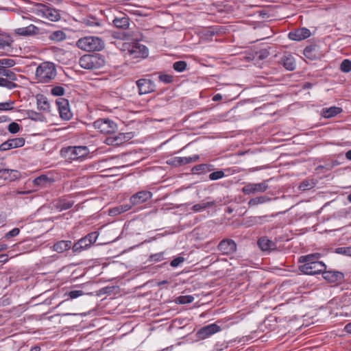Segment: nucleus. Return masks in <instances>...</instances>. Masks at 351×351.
Returning a JSON list of instances; mask_svg holds the SVG:
<instances>
[{
    "mask_svg": "<svg viewBox=\"0 0 351 351\" xmlns=\"http://www.w3.org/2000/svg\"><path fill=\"white\" fill-rule=\"evenodd\" d=\"M320 255L319 254H311L306 256H302L299 258V263H302L299 266L300 271L306 275H315L323 274L326 269V265L318 259Z\"/></svg>",
    "mask_w": 351,
    "mask_h": 351,
    "instance_id": "f257e3e1",
    "label": "nucleus"
},
{
    "mask_svg": "<svg viewBox=\"0 0 351 351\" xmlns=\"http://www.w3.org/2000/svg\"><path fill=\"white\" fill-rule=\"evenodd\" d=\"M107 30L104 14L101 10L89 13V34H103Z\"/></svg>",
    "mask_w": 351,
    "mask_h": 351,
    "instance_id": "f03ea898",
    "label": "nucleus"
},
{
    "mask_svg": "<svg viewBox=\"0 0 351 351\" xmlns=\"http://www.w3.org/2000/svg\"><path fill=\"white\" fill-rule=\"evenodd\" d=\"M38 82L48 83L56 76V69L54 64L45 62L38 66L35 72Z\"/></svg>",
    "mask_w": 351,
    "mask_h": 351,
    "instance_id": "7ed1b4c3",
    "label": "nucleus"
},
{
    "mask_svg": "<svg viewBox=\"0 0 351 351\" xmlns=\"http://www.w3.org/2000/svg\"><path fill=\"white\" fill-rule=\"evenodd\" d=\"M121 50L127 51L125 54L131 59H143L149 54L147 47L139 43H123Z\"/></svg>",
    "mask_w": 351,
    "mask_h": 351,
    "instance_id": "20e7f679",
    "label": "nucleus"
},
{
    "mask_svg": "<svg viewBox=\"0 0 351 351\" xmlns=\"http://www.w3.org/2000/svg\"><path fill=\"white\" fill-rule=\"evenodd\" d=\"M61 154L69 160H77L88 155V148L86 146L68 147L62 149Z\"/></svg>",
    "mask_w": 351,
    "mask_h": 351,
    "instance_id": "39448f33",
    "label": "nucleus"
},
{
    "mask_svg": "<svg viewBox=\"0 0 351 351\" xmlns=\"http://www.w3.org/2000/svg\"><path fill=\"white\" fill-rule=\"evenodd\" d=\"M269 180H263L259 183L247 182L241 189L242 193L245 195H254L265 192L268 188Z\"/></svg>",
    "mask_w": 351,
    "mask_h": 351,
    "instance_id": "423d86ee",
    "label": "nucleus"
},
{
    "mask_svg": "<svg viewBox=\"0 0 351 351\" xmlns=\"http://www.w3.org/2000/svg\"><path fill=\"white\" fill-rule=\"evenodd\" d=\"M93 127L102 134H112L117 129V124L109 119H100L93 123Z\"/></svg>",
    "mask_w": 351,
    "mask_h": 351,
    "instance_id": "0eeeda50",
    "label": "nucleus"
},
{
    "mask_svg": "<svg viewBox=\"0 0 351 351\" xmlns=\"http://www.w3.org/2000/svg\"><path fill=\"white\" fill-rule=\"evenodd\" d=\"M322 276L328 283L337 286L341 284L344 280L343 273L336 270H324Z\"/></svg>",
    "mask_w": 351,
    "mask_h": 351,
    "instance_id": "6e6552de",
    "label": "nucleus"
},
{
    "mask_svg": "<svg viewBox=\"0 0 351 351\" xmlns=\"http://www.w3.org/2000/svg\"><path fill=\"white\" fill-rule=\"evenodd\" d=\"M112 25L117 29L125 30L130 29V19L128 14L119 12L114 15L112 21Z\"/></svg>",
    "mask_w": 351,
    "mask_h": 351,
    "instance_id": "1a4fd4ad",
    "label": "nucleus"
},
{
    "mask_svg": "<svg viewBox=\"0 0 351 351\" xmlns=\"http://www.w3.org/2000/svg\"><path fill=\"white\" fill-rule=\"evenodd\" d=\"M105 58L100 53H89V78H90L91 70L101 69L105 66Z\"/></svg>",
    "mask_w": 351,
    "mask_h": 351,
    "instance_id": "9d476101",
    "label": "nucleus"
},
{
    "mask_svg": "<svg viewBox=\"0 0 351 351\" xmlns=\"http://www.w3.org/2000/svg\"><path fill=\"white\" fill-rule=\"evenodd\" d=\"M60 116L62 119L69 120L72 117V113L69 108V104L67 99L64 98H58L56 101Z\"/></svg>",
    "mask_w": 351,
    "mask_h": 351,
    "instance_id": "9b49d317",
    "label": "nucleus"
},
{
    "mask_svg": "<svg viewBox=\"0 0 351 351\" xmlns=\"http://www.w3.org/2000/svg\"><path fill=\"white\" fill-rule=\"evenodd\" d=\"M217 249L222 254L230 255L236 252L237 244L234 240L226 239L219 242Z\"/></svg>",
    "mask_w": 351,
    "mask_h": 351,
    "instance_id": "f8f14e48",
    "label": "nucleus"
},
{
    "mask_svg": "<svg viewBox=\"0 0 351 351\" xmlns=\"http://www.w3.org/2000/svg\"><path fill=\"white\" fill-rule=\"evenodd\" d=\"M153 196V194L149 191H141L134 195L130 198L131 206L139 205L149 200Z\"/></svg>",
    "mask_w": 351,
    "mask_h": 351,
    "instance_id": "ddd939ff",
    "label": "nucleus"
},
{
    "mask_svg": "<svg viewBox=\"0 0 351 351\" xmlns=\"http://www.w3.org/2000/svg\"><path fill=\"white\" fill-rule=\"evenodd\" d=\"M38 14L51 21H58L60 19L59 13L55 9L48 8L43 5L38 6Z\"/></svg>",
    "mask_w": 351,
    "mask_h": 351,
    "instance_id": "4468645a",
    "label": "nucleus"
},
{
    "mask_svg": "<svg viewBox=\"0 0 351 351\" xmlns=\"http://www.w3.org/2000/svg\"><path fill=\"white\" fill-rule=\"evenodd\" d=\"M136 84L139 95H145L154 91L155 84L149 79H139L136 82Z\"/></svg>",
    "mask_w": 351,
    "mask_h": 351,
    "instance_id": "2eb2a0df",
    "label": "nucleus"
},
{
    "mask_svg": "<svg viewBox=\"0 0 351 351\" xmlns=\"http://www.w3.org/2000/svg\"><path fill=\"white\" fill-rule=\"evenodd\" d=\"M311 34V31L308 29L302 27L290 32L288 37L292 40L300 41L310 37Z\"/></svg>",
    "mask_w": 351,
    "mask_h": 351,
    "instance_id": "dca6fc26",
    "label": "nucleus"
},
{
    "mask_svg": "<svg viewBox=\"0 0 351 351\" xmlns=\"http://www.w3.org/2000/svg\"><path fill=\"white\" fill-rule=\"evenodd\" d=\"M219 330L220 327L218 325L215 324H211L200 328L197 332V335L200 338L205 339L219 332Z\"/></svg>",
    "mask_w": 351,
    "mask_h": 351,
    "instance_id": "f3484780",
    "label": "nucleus"
},
{
    "mask_svg": "<svg viewBox=\"0 0 351 351\" xmlns=\"http://www.w3.org/2000/svg\"><path fill=\"white\" fill-rule=\"evenodd\" d=\"M276 216V215H265L263 216H253L249 217L247 221L248 226H257V225H263L265 223L269 222L271 221V219Z\"/></svg>",
    "mask_w": 351,
    "mask_h": 351,
    "instance_id": "a211bd4d",
    "label": "nucleus"
},
{
    "mask_svg": "<svg viewBox=\"0 0 351 351\" xmlns=\"http://www.w3.org/2000/svg\"><path fill=\"white\" fill-rule=\"evenodd\" d=\"M199 159V156L195 154L188 157H175L172 159L171 164L174 166H182L193 162H196Z\"/></svg>",
    "mask_w": 351,
    "mask_h": 351,
    "instance_id": "6ab92c4d",
    "label": "nucleus"
},
{
    "mask_svg": "<svg viewBox=\"0 0 351 351\" xmlns=\"http://www.w3.org/2000/svg\"><path fill=\"white\" fill-rule=\"evenodd\" d=\"M104 48V42L97 36H89V51H101Z\"/></svg>",
    "mask_w": 351,
    "mask_h": 351,
    "instance_id": "aec40b11",
    "label": "nucleus"
},
{
    "mask_svg": "<svg viewBox=\"0 0 351 351\" xmlns=\"http://www.w3.org/2000/svg\"><path fill=\"white\" fill-rule=\"evenodd\" d=\"M54 182L53 178H49L46 175H41L33 180V184L41 188L48 187Z\"/></svg>",
    "mask_w": 351,
    "mask_h": 351,
    "instance_id": "412c9836",
    "label": "nucleus"
},
{
    "mask_svg": "<svg viewBox=\"0 0 351 351\" xmlns=\"http://www.w3.org/2000/svg\"><path fill=\"white\" fill-rule=\"evenodd\" d=\"M281 63L288 71H293L295 69V58L290 53H286L282 57Z\"/></svg>",
    "mask_w": 351,
    "mask_h": 351,
    "instance_id": "4be33fe9",
    "label": "nucleus"
},
{
    "mask_svg": "<svg viewBox=\"0 0 351 351\" xmlns=\"http://www.w3.org/2000/svg\"><path fill=\"white\" fill-rule=\"evenodd\" d=\"M271 198L267 195H261L257 196L254 198L250 199L248 202L247 205L250 207L256 206L258 205L264 204L268 202H270L271 201Z\"/></svg>",
    "mask_w": 351,
    "mask_h": 351,
    "instance_id": "5701e85b",
    "label": "nucleus"
},
{
    "mask_svg": "<svg viewBox=\"0 0 351 351\" xmlns=\"http://www.w3.org/2000/svg\"><path fill=\"white\" fill-rule=\"evenodd\" d=\"M258 245L263 251H267L272 250L275 247V243L265 237H261L258 240Z\"/></svg>",
    "mask_w": 351,
    "mask_h": 351,
    "instance_id": "b1692460",
    "label": "nucleus"
},
{
    "mask_svg": "<svg viewBox=\"0 0 351 351\" xmlns=\"http://www.w3.org/2000/svg\"><path fill=\"white\" fill-rule=\"evenodd\" d=\"M131 208L132 206L130 204H121L110 208L108 213L110 216L114 217L125 213Z\"/></svg>",
    "mask_w": 351,
    "mask_h": 351,
    "instance_id": "393cba45",
    "label": "nucleus"
},
{
    "mask_svg": "<svg viewBox=\"0 0 351 351\" xmlns=\"http://www.w3.org/2000/svg\"><path fill=\"white\" fill-rule=\"evenodd\" d=\"M342 112V109L339 107L332 106L330 108H324L322 110V115L323 117L328 119L333 117Z\"/></svg>",
    "mask_w": 351,
    "mask_h": 351,
    "instance_id": "a878e982",
    "label": "nucleus"
},
{
    "mask_svg": "<svg viewBox=\"0 0 351 351\" xmlns=\"http://www.w3.org/2000/svg\"><path fill=\"white\" fill-rule=\"evenodd\" d=\"M71 245L72 242L71 241H60L53 245V249L58 253H62L70 249Z\"/></svg>",
    "mask_w": 351,
    "mask_h": 351,
    "instance_id": "bb28decb",
    "label": "nucleus"
},
{
    "mask_svg": "<svg viewBox=\"0 0 351 351\" xmlns=\"http://www.w3.org/2000/svg\"><path fill=\"white\" fill-rule=\"evenodd\" d=\"M213 165L210 164H200L194 166L191 169V171L194 174H200L202 173L210 172L213 170Z\"/></svg>",
    "mask_w": 351,
    "mask_h": 351,
    "instance_id": "cd10ccee",
    "label": "nucleus"
},
{
    "mask_svg": "<svg viewBox=\"0 0 351 351\" xmlns=\"http://www.w3.org/2000/svg\"><path fill=\"white\" fill-rule=\"evenodd\" d=\"M18 176V171L12 169H3L0 170V178L14 180Z\"/></svg>",
    "mask_w": 351,
    "mask_h": 351,
    "instance_id": "c85d7f7f",
    "label": "nucleus"
},
{
    "mask_svg": "<svg viewBox=\"0 0 351 351\" xmlns=\"http://www.w3.org/2000/svg\"><path fill=\"white\" fill-rule=\"evenodd\" d=\"M229 174H232V172L230 169H224L223 170H218L214 172H212L209 174V179L210 180H217L219 179L223 178Z\"/></svg>",
    "mask_w": 351,
    "mask_h": 351,
    "instance_id": "c756f323",
    "label": "nucleus"
},
{
    "mask_svg": "<svg viewBox=\"0 0 351 351\" xmlns=\"http://www.w3.org/2000/svg\"><path fill=\"white\" fill-rule=\"evenodd\" d=\"M37 107L40 110L48 112L50 109V104L45 97L40 95L37 97Z\"/></svg>",
    "mask_w": 351,
    "mask_h": 351,
    "instance_id": "7c9ffc66",
    "label": "nucleus"
},
{
    "mask_svg": "<svg viewBox=\"0 0 351 351\" xmlns=\"http://www.w3.org/2000/svg\"><path fill=\"white\" fill-rule=\"evenodd\" d=\"M215 204L214 201L210 202H204L202 201L199 204H196L193 206L192 210L195 213L202 212L205 209L210 208L213 206Z\"/></svg>",
    "mask_w": 351,
    "mask_h": 351,
    "instance_id": "2f4dec72",
    "label": "nucleus"
},
{
    "mask_svg": "<svg viewBox=\"0 0 351 351\" xmlns=\"http://www.w3.org/2000/svg\"><path fill=\"white\" fill-rule=\"evenodd\" d=\"M304 55L310 60H315L317 58L316 47L315 45H309L304 48Z\"/></svg>",
    "mask_w": 351,
    "mask_h": 351,
    "instance_id": "473e14b6",
    "label": "nucleus"
},
{
    "mask_svg": "<svg viewBox=\"0 0 351 351\" xmlns=\"http://www.w3.org/2000/svg\"><path fill=\"white\" fill-rule=\"evenodd\" d=\"M38 32V28L34 25H30L26 27L19 29V33L21 35H33Z\"/></svg>",
    "mask_w": 351,
    "mask_h": 351,
    "instance_id": "72a5a7b5",
    "label": "nucleus"
},
{
    "mask_svg": "<svg viewBox=\"0 0 351 351\" xmlns=\"http://www.w3.org/2000/svg\"><path fill=\"white\" fill-rule=\"evenodd\" d=\"M73 204V203L71 201L60 199L56 203L55 206L58 210L62 211L71 208Z\"/></svg>",
    "mask_w": 351,
    "mask_h": 351,
    "instance_id": "f704fd0d",
    "label": "nucleus"
},
{
    "mask_svg": "<svg viewBox=\"0 0 351 351\" xmlns=\"http://www.w3.org/2000/svg\"><path fill=\"white\" fill-rule=\"evenodd\" d=\"M49 39L56 42L62 41L66 39L65 33L61 30L53 32L49 36Z\"/></svg>",
    "mask_w": 351,
    "mask_h": 351,
    "instance_id": "c9c22d12",
    "label": "nucleus"
},
{
    "mask_svg": "<svg viewBox=\"0 0 351 351\" xmlns=\"http://www.w3.org/2000/svg\"><path fill=\"white\" fill-rule=\"evenodd\" d=\"M108 144H112L114 145H118L122 144L125 141V134L123 133L119 134L117 136L114 137L113 138H108L107 139Z\"/></svg>",
    "mask_w": 351,
    "mask_h": 351,
    "instance_id": "e433bc0d",
    "label": "nucleus"
},
{
    "mask_svg": "<svg viewBox=\"0 0 351 351\" xmlns=\"http://www.w3.org/2000/svg\"><path fill=\"white\" fill-rule=\"evenodd\" d=\"M82 243H86V237L82 238L73 245V250L74 252L80 253L82 250H86L88 247V243H85L84 245H82Z\"/></svg>",
    "mask_w": 351,
    "mask_h": 351,
    "instance_id": "4c0bfd02",
    "label": "nucleus"
},
{
    "mask_svg": "<svg viewBox=\"0 0 351 351\" xmlns=\"http://www.w3.org/2000/svg\"><path fill=\"white\" fill-rule=\"evenodd\" d=\"M12 40L5 35L0 34V49H5L6 47H10Z\"/></svg>",
    "mask_w": 351,
    "mask_h": 351,
    "instance_id": "58836bf2",
    "label": "nucleus"
},
{
    "mask_svg": "<svg viewBox=\"0 0 351 351\" xmlns=\"http://www.w3.org/2000/svg\"><path fill=\"white\" fill-rule=\"evenodd\" d=\"M165 259V252H161L156 254H151L149 256L148 261L153 263H158Z\"/></svg>",
    "mask_w": 351,
    "mask_h": 351,
    "instance_id": "ea45409f",
    "label": "nucleus"
},
{
    "mask_svg": "<svg viewBox=\"0 0 351 351\" xmlns=\"http://www.w3.org/2000/svg\"><path fill=\"white\" fill-rule=\"evenodd\" d=\"M16 64V62L12 58H2L0 59V67L11 68Z\"/></svg>",
    "mask_w": 351,
    "mask_h": 351,
    "instance_id": "a19ab883",
    "label": "nucleus"
},
{
    "mask_svg": "<svg viewBox=\"0 0 351 351\" xmlns=\"http://www.w3.org/2000/svg\"><path fill=\"white\" fill-rule=\"evenodd\" d=\"M10 142L11 143V146H12L14 148H19L25 145V138L23 137H19V138H14L9 139Z\"/></svg>",
    "mask_w": 351,
    "mask_h": 351,
    "instance_id": "79ce46f5",
    "label": "nucleus"
},
{
    "mask_svg": "<svg viewBox=\"0 0 351 351\" xmlns=\"http://www.w3.org/2000/svg\"><path fill=\"white\" fill-rule=\"evenodd\" d=\"M187 64L185 61L180 60L173 63V68L178 72H182L186 68Z\"/></svg>",
    "mask_w": 351,
    "mask_h": 351,
    "instance_id": "37998d69",
    "label": "nucleus"
},
{
    "mask_svg": "<svg viewBox=\"0 0 351 351\" xmlns=\"http://www.w3.org/2000/svg\"><path fill=\"white\" fill-rule=\"evenodd\" d=\"M341 71L348 73L351 71V61L348 59L343 60L340 64Z\"/></svg>",
    "mask_w": 351,
    "mask_h": 351,
    "instance_id": "c03bdc74",
    "label": "nucleus"
},
{
    "mask_svg": "<svg viewBox=\"0 0 351 351\" xmlns=\"http://www.w3.org/2000/svg\"><path fill=\"white\" fill-rule=\"evenodd\" d=\"M335 253L351 256V246L337 247L335 249Z\"/></svg>",
    "mask_w": 351,
    "mask_h": 351,
    "instance_id": "a18cd8bd",
    "label": "nucleus"
},
{
    "mask_svg": "<svg viewBox=\"0 0 351 351\" xmlns=\"http://www.w3.org/2000/svg\"><path fill=\"white\" fill-rule=\"evenodd\" d=\"M314 185V182H313L311 180H304L302 182L300 183L299 189L301 191H306L313 188Z\"/></svg>",
    "mask_w": 351,
    "mask_h": 351,
    "instance_id": "49530a36",
    "label": "nucleus"
},
{
    "mask_svg": "<svg viewBox=\"0 0 351 351\" xmlns=\"http://www.w3.org/2000/svg\"><path fill=\"white\" fill-rule=\"evenodd\" d=\"M76 45L78 48L87 51L88 49V37L85 36L84 38H82L79 39L77 41Z\"/></svg>",
    "mask_w": 351,
    "mask_h": 351,
    "instance_id": "de8ad7c7",
    "label": "nucleus"
},
{
    "mask_svg": "<svg viewBox=\"0 0 351 351\" xmlns=\"http://www.w3.org/2000/svg\"><path fill=\"white\" fill-rule=\"evenodd\" d=\"M14 102L9 100L5 102L0 103V110H10L14 109Z\"/></svg>",
    "mask_w": 351,
    "mask_h": 351,
    "instance_id": "09e8293b",
    "label": "nucleus"
},
{
    "mask_svg": "<svg viewBox=\"0 0 351 351\" xmlns=\"http://www.w3.org/2000/svg\"><path fill=\"white\" fill-rule=\"evenodd\" d=\"M114 38L121 39V40H129L133 37V35L130 32H117L113 35Z\"/></svg>",
    "mask_w": 351,
    "mask_h": 351,
    "instance_id": "8fccbe9b",
    "label": "nucleus"
},
{
    "mask_svg": "<svg viewBox=\"0 0 351 351\" xmlns=\"http://www.w3.org/2000/svg\"><path fill=\"white\" fill-rule=\"evenodd\" d=\"M21 126L16 122H12L8 125V130L11 134H16L19 132Z\"/></svg>",
    "mask_w": 351,
    "mask_h": 351,
    "instance_id": "3c124183",
    "label": "nucleus"
},
{
    "mask_svg": "<svg viewBox=\"0 0 351 351\" xmlns=\"http://www.w3.org/2000/svg\"><path fill=\"white\" fill-rule=\"evenodd\" d=\"M64 88L62 86H55L51 88V93L55 96H62L64 94Z\"/></svg>",
    "mask_w": 351,
    "mask_h": 351,
    "instance_id": "603ef678",
    "label": "nucleus"
},
{
    "mask_svg": "<svg viewBox=\"0 0 351 351\" xmlns=\"http://www.w3.org/2000/svg\"><path fill=\"white\" fill-rule=\"evenodd\" d=\"M159 80L165 84H170L173 81V77L169 74H161L158 77Z\"/></svg>",
    "mask_w": 351,
    "mask_h": 351,
    "instance_id": "864d4df0",
    "label": "nucleus"
},
{
    "mask_svg": "<svg viewBox=\"0 0 351 351\" xmlns=\"http://www.w3.org/2000/svg\"><path fill=\"white\" fill-rule=\"evenodd\" d=\"M185 261V258L184 257H182V256H178L175 258H173L171 263H170V265L172 267H178L181 263H184Z\"/></svg>",
    "mask_w": 351,
    "mask_h": 351,
    "instance_id": "5fc2aeb1",
    "label": "nucleus"
},
{
    "mask_svg": "<svg viewBox=\"0 0 351 351\" xmlns=\"http://www.w3.org/2000/svg\"><path fill=\"white\" fill-rule=\"evenodd\" d=\"M178 302L180 304H189L191 303L194 298L191 295L180 296L178 298Z\"/></svg>",
    "mask_w": 351,
    "mask_h": 351,
    "instance_id": "6e6d98bb",
    "label": "nucleus"
},
{
    "mask_svg": "<svg viewBox=\"0 0 351 351\" xmlns=\"http://www.w3.org/2000/svg\"><path fill=\"white\" fill-rule=\"evenodd\" d=\"M19 232H20L19 228H13L12 230H11L10 231H9L8 232H7L5 234L4 238L10 239L11 237H16L19 234Z\"/></svg>",
    "mask_w": 351,
    "mask_h": 351,
    "instance_id": "4d7b16f0",
    "label": "nucleus"
},
{
    "mask_svg": "<svg viewBox=\"0 0 351 351\" xmlns=\"http://www.w3.org/2000/svg\"><path fill=\"white\" fill-rule=\"evenodd\" d=\"M79 64L82 68L88 69V55H84L80 58Z\"/></svg>",
    "mask_w": 351,
    "mask_h": 351,
    "instance_id": "13d9d810",
    "label": "nucleus"
},
{
    "mask_svg": "<svg viewBox=\"0 0 351 351\" xmlns=\"http://www.w3.org/2000/svg\"><path fill=\"white\" fill-rule=\"evenodd\" d=\"M11 143L10 142L9 139L4 143H1L0 145V151H7L9 149H14L12 146H11Z\"/></svg>",
    "mask_w": 351,
    "mask_h": 351,
    "instance_id": "bf43d9fd",
    "label": "nucleus"
},
{
    "mask_svg": "<svg viewBox=\"0 0 351 351\" xmlns=\"http://www.w3.org/2000/svg\"><path fill=\"white\" fill-rule=\"evenodd\" d=\"M4 76L6 77L5 79H8L11 81H15L17 79L16 74L13 71L9 70L8 69L6 71L5 75Z\"/></svg>",
    "mask_w": 351,
    "mask_h": 351,
    "instance_id": "052dcab7",
    "label": "nucleus"
},
{
    "mask_svg": "<svg viewBox=\"0 0 351 351\" xmlns=\"http://www.w3.org/2000/svg\"><path fill=\"white\" fill-rule=\"evenodd\" d=\"M98 236V232H93L89 233V245L96 242Z\"/></svg>",
    "mask_w": 351,
    "mask_h": 351,
    "instance_id": "680f3d73",
    "label": "nucleus"
},
{
    "mask_svg": "<svg viewBox=\"0 0 351 351\" xmlns=\"http://www.w3.org/2000/svg\"><path fill=\"white\" fill-rule=\"evenodd\" d=\"M83 295V292L80 290H74L69 293V296L71 299L77 298V297Z\"/></svg>",
    "mask_w": 351,
    "mask_h": 351,
    "instance_id": "e2e57ef3",
    "label": "nucleus"
},
{
    "mask_svg": "<svg viewBox=\"0 0 351 351\" xmlns=\"http://www.w3.org/2000/svg\"><path fill=\"white\" fill-rule=\"evenodd\" d=\"M219 33V27H212L207 30L206 35L208 36H214Z\"/></svg>",
    "mask_w": 351,
    "mask_h": 351,
    "instance_id": "0e129e2a",
    "label": "nucleus"
},
{
    "mask_svg": "<svg viewBox=\"0 0 351 351\" xmlns=\"http://www.w3.org/2000/svg\"><path fill=\"white\" fill-rule=\"evenodd\" d=\"M4 87L7 88L9 90H12L16 87V84L13 82V81L6 80Z\"/></svg>",
    "mask_w": 351,
    "mask_h": 351,
    "instance_id": "69168bd1",
    "label": "nucleus"
},
{
    "mask_svg": "<svg viewBox=\"0 0 351 351\" xmlns=\"http://www.w3.org/2000/svg\"><path fill=\"white\" fill-rule=\"evenodd\" d=\"M111 289H112V287H104L98 291V292L97 293V295H101L108 293L111 291Z\"/></svg>",
    "mask_w": 351,
    "mask_h": 351,
    "instance_id": "338daca9",
    "label": "nucleus"
},
{
    "mask_svg": "<svg viewBox=\"0 0 351 351\" xmlns=\"http://www.w3.org/2000/svg\"><path fill=\"white\" fill-rule=\"evenodd\" d=\"M269 55V51L266 49L262 50L259 52L258 58L261 60L266 58Z\"/></svg>",
    "mask_w": 351,
    "mask_h": 351,
    "instance_id": "774afa93",
    "label": "nucleus"
}]
</instances>
